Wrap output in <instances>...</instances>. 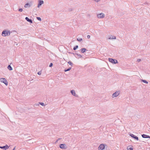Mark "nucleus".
<instances>
[{
    "instance_id": "f257e3e1",
    "label": "nucleus",
    "mask_w": 150,
    "mask_h": 150,
    "mask_svg": "<svg viewBox=\"0 0 150 150\" xmlns=\"http://www.w3.org/2000/svg\"><path fill=\"white\" fill-rule=\"evenodd\" d=\"M10 34V33L9 31H8L6 30H4L1 34L2 36H9Z\"/></svg>"
},
{
    "instance_id": "f03ea898",
    "label": "nucleus",
    "mask_w": 150,
    "mask_h": 150,
    "mask_svg": "<svg viewBox=\"0 0 150 150\" xmlns=\"http://www.w3.org/2000/svg\"><path fill=\"white\" fill-rule=\"evenodd\" d=\"M0 81L1 82L4 83L6 86L8 85V82L6 79L4 78H0Z\"/></svg>"
},
{
    "instance_id": "7ed1b4c3",
    "label": "nucleus",
    "mask_w": 150,
    "mask_h": 150,
    "mask_svg": "<svg viewBox=\"0 0 150 150\" xmlns=\"http://www.w3.org/2000/svg\"><path fill=\"white\" fill-rule=\"evenodd\" d=\"M120 91L115 92L112 94V97L114 98L117 97L120 94Z\"/></svg>"
},
{
    "instance_id": "20e7f679",
    "label": "nucleus",
    "mask_w": 150,
    "mask_h": 150,
    "mask_svg": "<svg viewBox=\"0 0 150 150\" xmlns=\"http://www.w3.org/2000/svg\"><path fill=\"white\" fill-rule=\"evenodd\" d=\"M108 59L109 61L113 64H116L118 63V62L116 60L110 58Z\"/></svg>"
},
{
    "instance_id": "39448f33",
    "label": "nucleus",
    "mask_w": 150,
    "mask_h": 150,
    "mask_svg": "<svg viewBox=\"0 0 150 150\" xmlns=\"http://www.w3.org/2000/svg\"><path fill=\"white\" fill-rule=\"evenodd\" d=\"M105 145L103 144H100L98 147V150H103L105 149Z\"/></svg>"
},
{
    "instance_id": "423d86ee",
    "label": "nucleus",
    "mask_w": 150,
    "mask_h": 150,
    "mask_svg": "<svg viewBox=\"0 0 150 150\" xmlns=\"http://www.w3.org/2000/svg\"><path fill=\"white\" fill-rule=\"evenodd\" d=\"M59 147L62 149H66L67 148V146L65 144H61L59 145Z\"/></svg>"
},
{
    "instance_id": "0eeeda50",
    "label": "nucleus",
    "mask_w": 150,
    "mask_h": 150,
    "mask_svg": "<svg viewBox=\"0 0 150 150\" xmlns=\"http://www.w3.org/2000/svg\"><path fill=\"white\" fill-rule=\"evenodd\" d=\"M105 16V15L103 13H101L97 15V17L99 18H103Z\"/></svg>"
},
{
    "instance_id": "6e6552de",
    "label": "nucleus",
    "mask_w": 150,
    "mask_h": 150,
    "mask_svg": "<svg viewBox=\"0 0 150 150\" xmlns=\"http://www.w3.org/2000/svg\"><path fill=\"white\" fill-rule=\"evenodd\" d=\"M43 3L44 1L43 0H39L38 7L39 8L42 4H43Z\"/></svg>"
},
{
    "instance_id": "1a4fd4ad",
    "label": "nucleus",
    "mask_w": 150,
    "mask_h": 150,
    "mask_svg": "<svg viewBox=\"0 0 150 150\" xmlns=\"http://www.w3.org/2000/svg\"><path fill=\"white\" fill-rule=\"evenodd\" d=\"M130 135L133 138H134V139L137 140H139L138 137L132 134H131Z\"/></svg>"
},
{
    "instance_id": "9d476101",
    "label": "nucleus",
    "mask_w": 150,
    "mask_h": 150,
    "mask_svg": "<svg viewBox=\"0 0 150 150\" xmlns=\"http://www.w3.org/2000/svg\"><path fill=\"white\" fill-rule=\"evenodd\" d=\"M9 148L8 146L7 145H6L5 146H0V148L1 149H4V150H6L8 149Z\"/></svg>"
},
{
    "instance_id": "9b49d317",
    "label": "nucleus",
    "mask_w": 150,
    "mask_h": 150,
    "mask_svg": "<svg viewBox=\"0 0 150 150\" xmlns=\"http://www.w3.org/2000/svg\"><path fill=\"white\" fill-rule=\"evenodd\" d=\"M71 94L75 97H77L78 95L76 94L74 90H72L71 91Z\"/></svg>"
},
{
    "instance_id": "f8f14e48",
    "label": "nucleus",
    "mask_w": 150,
    "mask_h": 150,
    "mask_svg": "<svg viewBox=\"0 0 150 150\" xmlns=\"http://www.w3.org/2000/svg\"><path fill=\"white\" fill-rule=\"evenodd\" d=\"M25 20L28 22H29L30 23H33V21L31 19H29L28 17H26L25 18Z\"/></svg>"
},
{
    "instance_id": "ddd939ff",
    "label": "nucleus",
    "mask_w": 150,
    "mask_h": 150,
    "mask_svg": "<svg viewBox=\"0 0 150 150\" xmlns=\"http://www.w3.org/2000/svg\"><path fill=\"white\" fill-rule=\"evenodd\" d=\"M142 137L143 138H150V137L149 136L145 134H143L142 135Z\"/></svg>"
},
{
    "instance_id": "4468645a",
    "label": "nucleus",
    "mask_w": 150,
    "mask_h": 150,
    "mask_svg": "<svg viewBox=\"0 0 150 150\" xmlns=\"http://www.w3.org/2000/svg\"><path fill=\"white\" fill-rule=\"evenodd\" d=\"M81 50L82 53H83L86 51V49L85 48H81Z\"/></svg>"
},
{
    "instance_id": "2eb2a0df",
    "label": "nucleus",
    "mask_w": 150,
    "mask_h": 150,
    "mask_svg": "<svg viewBox=\"0 0 150 150\" xmlns=\"http://www.w3.org/2000/svg\"><path fill=\"white\" fill-rule=\"evenodd\" d=\"M31 5L29 3H27L25 4L24 5V7L25 8H27V7H30V6Z\"/></svg>"
},
{
    "instance_id": "dca6fc26",
    "label": "nucleus",
    "mask_w": 150,
    "mask_h": 150,
    "mask_svg": "<svg viewBox=\"0 0 150 150\" xmlns=\"http://www.w3.org/2000/svg\"><path fill=\"white\" fill-rule=\"evenodd\" d=\"M8 69L10 71L12 70H13V68L11 67V66L10 65H9L8 67H7Z\"/></svg>"
},
{
    "instance_id": "f3484780",
    "label": "nucleus",
    "mask_w": 150,
    "mask_h": 150,
    "mask_svg": "<svg viewBox=\"0 0 150 150\" xmlns=\"http://www.w3.org/2000/svg\"><path fill=\"white\" fill-rule=\"evenodd\" d=\"M109 39H116V37L115 36H111L109 38Z\"/></svg>"
},
{
    "instance_id": "a211bd4d",
    "label": "nucleus",
    "mask_w": 150,
    "mask_h": 150,
    "mask_svg": "<svg viewBox=\"0 0 150 150\" xmlns=\"http://www.w3.org/2000/svg\"><path fill=\"white\" fill-rule=\"evenodd\" d=\"M141 80L142 82H143L144 83H147V84L148 83V82L146 80L142 79Z\"/></svg>"
},
{
    "instance_id": "6ab92c4d",
    "label": "nucleus",
    "mask_w": 150,
    "mask_h": 150,
    "mask_svg": "<svg viewBox=\"0 0 150 150\" xmlns=\"http://www.w3.org/2000/svg\"><path fill=\"white\" fill-rule=\"evenodd\" d=\"M71 69V67H70L69 68L67 69H65L64 70V71L65 72H66V71H69Z\"/></svg>"
},
{
    "instance_id": "aec40b11",
    "label": "nucleus",
    "mask_w": 150,
    "mask_h": 150,
    "mask_svg": "<svg viewBox=\"0 0 150 150\" xmlns=\"http://www.w3.org/2000/svg\"><path fill=\"white\" fill-rule=\"evenodd\" d=\"M75 54H76V55H78L79 56V58H81L82 57V56L81 54H78L76 53Z\"/></svg>"
},
{
    "instance_id": "412c9836",
    "label": "nucleus",
    "mask_w": 150,
    "mask_h": 150,
    "mask_svg": "<svg viewBox=\"0 0 150 150\" xmlns=\"http://www.w3.org/2000/svg\"><path fill=\"white\" fill-rule=\"evenodd\" d=\"M127 149L128 150H133L132 148L130 147L129 146H128L127 147Z\"/></svg>"
},
{
    "instance_id": "4be33fe9",
    "label": "nucleus",
    "mask_w": 150,
    "mask_h": 150,
    "mask_svg": "<svg viewBox=\"0 0 150 150\" xmlns=\"http://www.w3.org/2000/svg\"><path fill=\"white\" fill-rule=\"evenodd\" d=\"M78 47V45H76L75 47H74L73 48V50H76L77 49Z\"/></svg>"
},
{
    "instance_id": "5701e85b",
    "label": "nucleus",
    "mask_w": 150,
    "mask_h": 150,
    "mask_svg": "<svg viewBox=\"0 0 150 150\" xmlns=\"http://www.w3.org/2000/svg\"><path fill=\"white\" fill-rule=\"evenodd\" d=\"M82 39L81 38H78L77 39V41H82Z\"/></svg>"
},
{
    "instance_id": "b1692460",
    "label": "nucleus",
    "mask_w": 150,
    "mask_h": 150,
    "mask_svg": "<svg viewBox=\"0 0 150 150\" xmlns=\"http://www.w3.org/2000/svg\"><path fill=\"white\" fill-rule=\"evenodd\" d=\"M36 18L38 20H39V21H41V18L40 17H36Z\"/></svg>"
},
{
    "instance_id": "393cba45",
    "label": "nucleus",
    "mask_w": 150,
    "mask_h": 150,
    "mask_svg": "<svg viewBox=\"0 0 150 150\" xmlns=\"http://www.w3.org/2000/svg\"><path fill=\"white\" fill-rule=\"evenodd\" d=\"M68 64H69V65H71V66H72L73 64V63L71 62H68Z\"/></svg>"
},
{
    "instance_id": "a878e982",
    "label": "nucleus",
    "mask_w": 150,
    "mask_h": 150,
    "mask_svg": "<svg viewBox=\"0 0 150 150\" xmlns=\"http://www.w3.org/2000/svg\"><path fill=\"white\" fill-rule=\"evenodd\" d=\"M27 141H29L30 143H33V142L31 141L30 139L28 140Z\"/></svg>"
},
{
    "instance_id": "bb28decb",
    "label": "nucleus",
    "mask_w": 150,
    "mask_h": 150,
    "mask_svg": "<svg viewBox=\"0 0 150 150\" xmlns=\"http://www.w3.org/2000/svg\"><path fill=\"white\" fill-rule=\"evenodd\" d=\"M39 103L42 106H44L45 105V104L44 103H42V102H40V103Z\"/></svg>"
},
{
    "instance_id": "cd10ccee",
    "label": "nucleus",
    "mask_w": 150,
    "mask_h": 150,
    "mask_svg": "<svg viewBox=\"0 0 150 150\" xmlns=\"http://www.w3.org/2000/svg\"><path fill=\"white\" fill-rule=\"evenodd\" d=\"M41 71H39L38 72V74L39 75H41Z\"/></svg>"
},
{
    "instance_id": "c85d7f7f",
    "label": "nucleus",
    "mask_w": 150,
    "mask_h": 150,
    "mask_svg": "<svg viewBox=\"0 0 150 150\" xmlns=\"http://www.w3.org/2000/svg\"><path fill=\"white\" fill-rule=\"evenodd\" d=\"M53 66V64L52 63H50L49 65L50 67H52Z\"/></svg>"
},
{
    "instance_id": "c756f323",
    "label": "nucleus",
    "mask_w": 150,
    "mask_h": 150,
    "mask_svg": "<svg viewBox=\"0 0 150 150\" xmlns=\"http://www.w3.org/2000/svg\"><path fill=\"white\" fill-rule=\"evenodd\" d=\"M20 12H21L22 11H23V9L22 8H20L19 10H18Z\"/></svg>"
},
{
    "instance_id": "7c9ffc66",
    "label": "nucleus",
    "mask_w": 150,
    "mask_h": 150,
    "mask_svg": "<svg viewBox=\"0 0 150 150\" xmlns=\"http://www.w3.org/2000/svg\"><path fill=\"white\" fill-rule=\"evenodd\" d=\"M141 59H138L137 60V62H139L141 61Z\"/></svg>"
},
{
    "instance_id": "2f4dec72",
    "label": "nucleus",
    "mask_w": 150,
    "mask_h": 150,
    "mask_svg": "<svg viewBox=\"0 0 150 150\" xmlns=\"http://www.w3.org/2000/svg\"><path fill=\"white\" fill-rule=\"evenodd\" d=\"M87 38L88 39L90 38V35H88L87 36Z\"/></svg>"
},
{
    "instance_id": "473e14b6",
    "label": "nucleus",
    "mask_w": 150,
    "mask_h": 150,
    "mask_svg": "<svg viewBox=\"0 0 150 150\" xmlns=\"http://www.w3.org/2000/svg\"><path fill=\"white\" fill-rule=\"evenodd\" d=\"M35 105L36 106H39V104H35Z\"/></svg>"
},
{
    "instance_id": "72a5a7b5",
    "label": "nucleus",
    "mask_w": 150,
    "mask_h": 150,
    "mask_svg": "<svg viewBox=\"0 0 150 150\" xmlns=\"http://www.w3.org/2000/svg\"><path fill=\"white\" fill-rule=\"evenodd\" d=\"M99 1H100V0H96L95 1L96 2H98Z\"/></svg>"
},
{
    "instance_id": "f704fd0d",
    "label": "nucleus",
    "mask_w": 150,
    "mask_h": 150,
    "mask_svg": "<svg viewBox=\"0 0 150 150\" xmlns=\"http://www.w3.org/2000/svg\"><path fill=\"white\" fill-rule=\"evenodd\" d=\"M15 148H16V147H15L13 149V150H14L15 149Z\"/></svg>"
},
{
    "instance_id": "c9c22d12",
    "label": "nucleus",
    "mask_w": 150,
    "mask_h": 150,
    "mask_svg": "<svg viewBox=\"0 0 150 150\" xmlns=\"http://www.w3.org/2000/svg\"><path fill=\"white\" fill-rule=\"evenodd\" d=\"M72 54L74 55H76V54H75V53L74 54V53H72Z\"/></svg>"
},
{
    "instance_id": "e433bc0d",
    "label": "nucleus",
    "mask_w": 150,
    "mask_h": 150,
    "mask_svg": "<svg viewBox=\"0 0 150 150\" xmlns=\"http://www.w3.org/2000/svg\"><path fill=\"white\" fill-rule=\"evenodd\" d=\"M72 11V9H71L69 10L70 11Z\"/></svg>"
}]
</instances>
